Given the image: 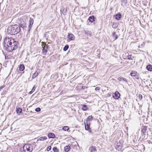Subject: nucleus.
Listing matches in <instances>:
<instances>
[{"label": "nucleus", "instance_id": "nucleus-15", "mask_svg": "<svg viewBox=\"0 0 152 152\" xmlns=\"http://www.w3.org/2000/svg\"><path fill=\"white\" fill-rule=\"evenodd\" d=\"M48 136L49 138H54L55 137V135L53 133H49L48 135Z\"/></svg>", "mask_w": 152, "mask_h": 152}, {"label": "nucleus", "instance_id": "nucleus-8", "mask_svg": "<svg viewBox=\"0 0 152 152\" xmlns=\"http://www.w3.org/2000/svg\"><path fill=\"white\" fill-rule=\"evenodd\" d=\"M68 38L70 40H73L75 38V36L72 34H68Z\"/></svg>", "mask_w": 152, "mask_h": 152}, {"label": "nucleus", "instance_id": "nucleus-44", "mask_svg": "<svg viewBox=\"0 0 152 152\" xmlns=\"http://www.w3.org/2000/svg\"><path fill=\"white\" fill-rule=\"evenodd\" d=\"M33 91H32V90L31 91H30V92H29V94H31L33 92Z\"/></svg>", "mask_w": 152, "mask_h": 152}, {"label": "nucleus", "instance_id": "nucleus-24", "mask_svg": "<svg viewBox=\"0 0 152 152\" xmlns=\"http://www.w3.org/2000/svg\"><path fill=\"white\" fill-rule=\"evenodd\" d=\"M112 36L113 38L115 39V40L117 39L118 38V36L116 35V32H114L113 33Z\"/></svg>", "mask_w": 152, "mask_h": 152}, {"label": "nucleus", "instance_id": "nucleus-5", "mask_svg": "<svg viewBox=\"0 0 152 152\" xmlns=\"http://www.w3.org/2000/svg\"><path fill=\"white\" fill-rule=\"evenodd\" d=\"M113 96L115 99H118L120 97V94L118 92L116 91L113 94Z\"/></svg>", "mask_w": 152, "mask_h": 152}, {"label": "nucleus", "instance_id": "nucleus-18", "mask_svg": "<svg viewBox=\"0 0 152 152\" xmlns=\"http://www.w3.org/2000/svg\"><path fill=\"white\" fill-rule=\"evenodd\" d=\"M39 72L37 71L35 72L34 73L32 76V79H34L37 77L39 74Z\"/></svg>", "mask_w": 152, "mask_h": 152}, {"label": "nucleus", "instance_id": "nucleus-26", "mask_svg": "<svg viewBox=\"0 0 152 152\" xmlns=\"http://www.w3.org/2000/svg\"><path fill=\"white\" fill-rule=\"evenodd\" d=\"M39 140L42 141L45 140H46L47 139V137L45 136H42L39 138Z\"/></svg>", "mask_w": 152, "mask_h": 152}, {"label": "nucleus", "instance_id": "nucleus-32", "mask_svg": "<svg viewBox=\"0 0 152 152\" xmlns=\"http://www.w3.org/2000/svg\"><path fill=\"white\" fill-rule=\"evenodd\" d=\"M69 46L68 45H66L64 48L63 50L64 51H66L69 48Z\"/></svg>", "mask_w": 152, "mask_h": 152}, {"label": "nucleus", "instance_id": "nucleus-43", "mask_svg": "<svg viewBox=\"0 0 152 152\" xmlns=\"http://www.w3.org/2000/svg\"><path fill=\"white\" fill-rule=\"evenodd\" d=\"M7 92V91L6 90H4L2 93H3L4 94H6V92Z\"/></svg>", "mask_w": 152, "mask_h": 152}, {"label": "nucleus", "instance_id": "nucleus-19", "mask_svg": "<svg viewBox=\"0 0 152 152\" xmlns=\"http://www.w3.org/2000/svg\"><path fill=\"white\" fill-rule=\"evenodd\" d=\"M137 74V72L134 71H132L130 73L132 77L136 76Z\"/></svg>", "mask_w": 152, "mask_h": 152}, {"label": "nucleus", "instance_id": "nucleus-9", "mask_svg": "<svg viewBox=\"0 0 152 152\" xmlns=\"http://www.w3.org/2000/svg\"><path fill=\"white\" fill-rule=\"evenodd\" d=\"M21 22L20 23V25L22 27L24 28L26 25V22L24 21L23 19L20 20Z\"/></svg>", "mask_w": 152, "mask_h": 152}, {"label": "nucleus", "instance_id": "nucleus-4", "mask_svg": "<svg viewBox=\"0 0 152 152\" xmlns=\"http://www.w3.org/2000/svg\"><path fill=\"white\" fill-rule=\"evenodd\" d=\"M148 126H142L141 128V132L142 133L143 135H145L147 130Z\"/></svg>", "mask_w": 152, "mask_h": 152}, {"label": "nucleus", "instance_id": "nucleus-27", "mask_svg": "<svg viewBox=\"0 0 152 152\" xmlns=\"http://www.w3.org/2000/svg\"><path fill=\"white\" fill-rule=\"evenodd\" d=\"M82 109L84 111H86L87 109V106L85 104L83 105Z\"/></svg>", "mask_w": 152, "mask_h": 152}, {"label": "nucleus", "instance_id": "nucleus-29", "mask_svg": "<svg viewBox=\"0 0 152 152\" xmlns=\"http://www.w3.org/2000/svg\"><path fill=\"white\" fill-rule=\"evenodd\" d=\"M115 148L117 149L118 151H119L121 148L122 146H121L119 145H117L115 147Z\"/></svg>", "mask_w": 152, "mask_h": 152}, {"label": "nucleus", "instance_id": "nucleus-2", "mask_svg": "<svg viewBox=\"0 0 152 152\" xmlns=\"http://www.w3.org/2000/svg\"><path fill=\"white\" fill-rule=\"evenodd\" d=\"M20 26L17 24L9 26L7 29V33L11 35L17 34L20 31Z\"/></svg>", "mask_w": 152, "mask_h": 152}, {"label": "nucleus", "instance_id": "nucleus-23", "mask_svg": "<svg viewBox=\"0 0 152 152\" xmlns=\"http://www.w3.org/2000/svg\"><path fill=\"white\" fill-rule=\"evenodd\" d=\"M62 129L64 131H69V128L68 126H64L63 127Z\"/></svg>", "mask_w": 152, "mask_h": 152}, {"label": "nucleus", "instance_id": "nucleus-39", "mask_svg": "<svg viewBox=\"0 0 152 152\" xmlns=\"http://www.w3.org/2000/svg\"><path fill=\"white\" fill-rule=\"evenodd\" d=\"M85 88H87V87H86L85 86H82L80 88H79V89H85Z\"/></svg>", "mask_w": 152, "mask_h": 152}, {"label": "nucleus", "instance_id": "nucleus-11", "mask_svg": "<svg viewBox=\"0 0 152 152\" xmlns=\"http://www.w3.org/2000/svg\"><path fill=\"white\" fill-rule=\"evenodd\" d=\"M118 79L119 81H123L126 82V83L127 82V81L126 79L123 77H119L118 78Z\"/></svg>", "mask_w": 152, "mask_h": 152}, {"label": "nucleus", "instance_id": "nucleus-35", "mask_svg": "<svg viewBox=\"0 0 152 152\" xmlns=\"http://www.w3.org/2000/svg\"><path fill=\"white\" fill-rule=\"evenodd\" d=\"M41 109L39 107H37L35 109V110L36 112H39L41 111Z\"/></svg>", "mask_w": 152, "mask_h": 152}, {"label": "nucleus", "instance_id": "nucleus-20", "mask_svg": "<svg viewBox=\"0 0 152 152\" xmlns=\"http://www.w3.org/2000/svg\"><path fill=\"white\" fill-rule=\"evenodd\" d=\"M85 33L86 34H87L90 36H91L92 35V33L91 32L89 31L86 30L85 31Z\"/></svg>", "mask_w": 152, "mask_h": 152}, {"label": "nucleus", "instance_id": "nucleus-31", "mask_svg": "<svg viewBox=\"0 0 152 152\" xmlns=\"http://www.w3.org/2000/svg\"><path fill=\"white\" fill-rule=\"evenodd\" d=\"M22 112V109L21 108H19L16 110V112L17 113H21Z\"/></svg>", "mask_w": 152, "mask_h": 152}, {"label": "nucleus", "instance_id": "nucleus-21", "mask_svg": "<svg viewBox=\"0 0 152 152\" xmlns=\"http://www.w3.org/2000/svg\"><path fill=\"white\" fill-rule=\"evenodd\" d=\"M67 10L66 8H64L62 10V13L64 15H66L67 14Z\"/></svg>", "mask_w": 152, "mask_h": 152}, {"label": "nucleus", "instance_id": "nucleus-30", "mask_svg": "<svg viewBox=\"0 0 152 152\" xmlns=\"http://www.w3.org/2000/svg\"><path fill=\"white\" fill-rule=\"evenodd\" d=\"M53 150L54 152H58L59 150L56 147H54L53 148Z\"/></svg>", "mask_w": 152, "mask_h": 152}, {"label": "nucleus", "instance_id": "nucleus-13", "mask_svg": "<svg viewBox=\"0 0 152 152\" xmlns=\"http://www.w3.org/2000/svg\"><path fill=\"white\" fill-rule=\"evenodd\" d=\"M34 23V20L33 19L31 18H30V20H29V23L28 26L29 28H31L33 24Z\"/></svg>", "mask_w": 152, "mask_h": 152}, {"label": "nucleus", "instance_id": "nucleus-6", "mask_svg": "<svg viewBox=\"0 0 152 152\" xmlns=\"http://www.w3.org/2000/svg\"><path fill=\"white\" fill-rule=\"evenodd\" d=\"M85 124V128L86 130H88L89 132L91 133V131L90 128V125L89 124H87L86 125L85 123H84Z\"/></svg>", "mask_w": 152, "mask_h": 152}, {"label": "nucleus", "instance_id": "nucleus-22", "mask_svg": "<svg viewBox=\"0 0 152 152\" xmlns=\"http://www.w3.org/2000/svg\"><path fill=\"white\" fill-rule=\"evenodd\" d=\"M42 53L46 55L47 52V50L45 49V47H44L43 46H42Z\"/></svg>", "mask_w": 152, "mask_h": 152}, {"label": "nucleus", "instance_id": "nucleus-17", "mask_svg": "<svg viewBox=\"0 0 152 152\" xmlns=\"http://www.w3.org/2000/svg\"><path fill=\"white\" fill-rule=\"evenodd\" d=\"M25 69V66L24 65L21 64L20 65L19 69L20 71H23Z\"/></svg>", "mask_w": 152, "mask_h": 152}, {"label": "nucleus", "instance_id": "nucleus-34", "mask_svg": "<svg viewBox=\"0 0 152 152\" xmlns=\"http://www.w3.org/2000/svg\"><path fill=\"white\" fill-rule=\"evenodd\" d=\"M142 99V96L141 94H139L138 96V99L139 100H140Z\"/></svg>", "mask_w": 152, "mask_h": 152}, {"label": "nucleus", "instance_id": "nucleus-25", "mask_svg": "<svg viewBox=\"0 0 152 152\" xmlns=\"http://www.w3.org/2000/svg\"><path fill=\"white\" fill-rule=\"evenodd\" d=\"M93 119V117L92 115L89 116L86 119V120L91 121Z\"/></svg>", "mask_w": 152, "mask_h": 152}, {"label": "nucleus", "instance_id": "nucleus-7", "mask_svg": "<svg viewBox=\"0 0 152 152\" xmlns=\"http://www.w3.org/2000/svg\"><path fill=\"white\" fill-rule=\"evenodd\" d=\"M122 15L120 13H119L115 15V19L117 20H120L121 19Z\"/></svg>", "mask_w": 152, "mask_h": 152}, {"label": "nucleus", "instance_id": "nucleus-3", "mask_svg": "<svg viewBox=\"0 0 152 152\" xmlns=\"http://www.w3.org/2000/svg\"><path fill=\"white\" fill-rule=\"evenodd\" d=\"M21 152H32L33 149L32 145L29 144H26L23 146V148L20 149Z\"/></svg>", "mask_w": 152, "mask_h": 152}, {"label": "nucleus", "instance_id": "nucleus-49", "mask_svg": "<svg viewBox=\"0 0 152 152\" xmlns=\"http://www.w3.org/2000/svg\"><path fill=\"white\" fill-rule=\"evenodd\" d=\"M151 140L152 141V138L151 139Z\"/></svg>", "mask_w": 152, "mask_h": 152}, {"label": "nucleus", "instance_id": "nucleus-47", "mask_svg": "<svg viewBox=\"0 0 152 152\" xmlns=\"http://www.w3.org/2000/svg\"><path fill=\"white\" fill-rule=\"evenodd\" d=\"M136 78L137 79H138L139 78V77H138V76H136Z\"/></svg>", "mask_w": 152, "mask_h": 152}, {"label": "nucleus", "instance_id": "nucleus-14", "mask_svg": "<svg viewBox=\"0 0 152 152\" xmlns=\"http://www.w3.org/2000/svg\"><path fill=\"white\" fill-rule=\"evenodd\" d=\"M146 69L149 71H152V66L151 64H148L146 67Z\"/></svg>", "mask_w": 152, "mask_h": 152}, {"label": "nucleus", "instance_id": "nucleus-12", "mask_svg": "<svg viewBox=\"0 0 152 152\" xmlns=\"http://www.w3.org/2000/svg\"><path fill=\"white\" fill-rule=\"evenodd\" d=\"M89 150H90L91 152H96V151L95 147L94 146L90 147Z\"/></svg>", "mask_w": 152, "mask_h": 152}, {"label": "nucleus", "instance_id": "nucleus-46", "mask_svg": "<svg viewBox=\"0 0 152 152\" xmlns=\"http://www.w3.org/2000/svg\"><path fill=\"white\" fill-rule=\"evenodd\" d=\"M31 28H28V31H30V30L31 29Z\"/></svg>", "mask_w": 152, "mask_h": 152}, {"label": "nucleus", "instance_id": "nucleus-48", "mask_svg": "<svg viewBox=\"0 0 152 152\" xmlns=\"http://www.w3.org/2000/svg\"><path fill=\"white\" fill-rule=\"evenodd\" d=\"M149 144H150V143L152 144V142L150 141V142H149Z\"/></svg>", "mask_w": 152, "mask_h": 152}, {"label": "nucleus", "instance_id": "nucleus-1", "mask_svg": "<svg viewBox=\"0 0 152 152\" xmlns=\"http://www.w3.org/2000/svg\"><path fill=\"white\" fill-rule=\"evenodd\" d=\"M5 50L11 52L17 49L19 43L12 37H6L4 40Z\"/></svg>", "mask_w": 152, "mask_h": 152}, {"label": "nucleus", "instance_id": "nucleus-42", "mask_svg": "<svg viewBox=\"0 0 152 152\" xmlns=\"http://www.w3.org/2000/svg\"><path fill=\"white\" fill-rule=\"evenodd\" d=\"M123 2L125 4H126L127 3V0H124L123 1Z\"/></svg>", "mask_w": 152, "mask_h": 152}, {"label": "nucleus", "instance_id": "nucleus-45", "mask_svg": "<svg viewBox=\"0 0 152 152\" xmlns=\"http://www.w3.org/2000/svg\"><path fill=\"white\" fill-rule=\"evenodd\" d=\"M18 36V38H20L21 37V35H19Z\"/></svg>", "mask_w": 152, "mask_h": 152}, {"label": "nucleus", "instance_id": "nucleus-10", "mask_svg": "<svg viewBox=\"0 0 152 152\" xmlns=\"http://www.w3.org/2000/svg\"><path fill=\"white\" fill-rule=\"evenodd\" d=\"M88 20L91 23L93 22L95 20V17L94 16H90L89 17Z\"/></svg>", "mask_w": 152, "mask_h": 152}, {"label": "nucleus", "instance_id": "nucleus-36", "mask_svg": "<svg viewBox=\"0 0 152 152\" xmlns=\"http://www.w3.org/2000/svg\"><path fill=\"white\" fill-rule=\"evenodd\" d=\"M51 147L50 146H49L47 148V151H49L51 149Z\"/></svg>", "mask_w": 152, "mask_h": 152}, {"label": "nucleus", "instance_id": "nucleus-37", "mask_svg": "<svg viewBox=\"0 0 152 152\" xmlns=\"http://www.w3.org/2000/svg\"><path fill=\"white\" fill-rule=\"evenodd\" d=\"M131 55H129L128 56V58L129 60H132L133 58H132Z\"/></svg>", "mask_w": 152, "mask_h": 152}, {"label": "nucleus", "instance_id": "nucleus-41", "mask_svg": "<svg viewBox=\"0 0 152 152\" xmlns=\"http://www.w3.org/2000/svg\"><path fill=\"white\" fill-rule=\"evenodd\" d=\"M35 86H34L33 87V88L32 89V91H33V92H34L35 91Z\"/></svg>", "mask_w": 152, "mask_h": 152}, {"label": "nucleus", "instance_id": "nucleus-38", "mask_svg": "<svg viewBox=\"0 0 152 152\" xmlns=\"http://www.w3.org/2000/svg\"><path fill=\"white\" fill-rule=\"evenodd\" d=\"M5 86V85H4L3 86H1L0 87V91L2 90V88H3Z\"/></svg>", "mask_w": 152, "mask_h": 152}, {"label": "nucleus", "instance_id": "nucleus-40", "mask_svg": "<svg viewBox=\"0 0 152 152\" xmlns=\"http://www.w3.org/2000/svg\"><path fill=\"white\" fill-rule=\"evenodd\" d=\"M100 88H99V87H96L95 88V90L96 91H99L100 90Z\"/></svg>", "mask_w": 152, "mask_h": 152}, {"label": "nucleus", "instance_id": "nucleus-28", "mask_svg": "<svg viewBox=\"0 0 152 152\" xmlns=\"http://www.w3.org/2000/svg\"><path fill=\"white\" fill-rule=\"evenodd\" d=\"M42 45L45 44L44 46V47H45V49L47 50V49H48L49 48V46L48 45H46V44H45V43L43 42H42Z\"/></svg>", "mask_w": 152, "mask_h": 152}, {"label": "nucleus", "instance_id": "nucleus-16", "mask_svg": "<svg viewBox=\"0 0 152 152\" xmlns=\"http://www.w3.org/2000/svg\"><path fill=\"white\" fill-rule=\"evenodd\" d=\"M70 149V147L69 145L66 146L64 148V150L66 152L69 151Z\"/></svg>", "mask_w": 152, "mask_h": 152}, {"label": "nucleus", "instance_id": "nucleus-33", "mask_svg": "<svg viewBox=\"0 0 152 152\" xmlns=\"http://www.w3.org/2000/svg\"><path fill=\"white\" fill-rule=\"evenodd\" d=\"M113 28H116L117 27V24L116 23H113L112 25Z\"/></svg>", "mask_w": 152, "mask_h": 152}]
</instances>
